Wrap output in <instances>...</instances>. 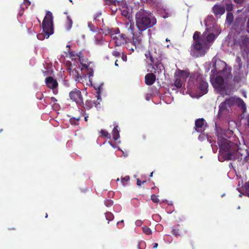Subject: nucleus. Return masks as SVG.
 I'll use <instances>...</instances> for the list:
<instances>
[{"mask_svg": "<svg viewBox=\"0 0 249 249\" xmlns=\"http://www.w3.org/2000/svg\"><path fill=\"white\" fill-rule=\"evenodd\" d=\"M69 97L71 100L80 106H84V102L81 91L77 89H74L69 93Z\"/></svg>", "mask_w": 249, "mask_h": 249, "instance_id": "11", "label": "nucleus"}, {"mask_svg": "<svg viewBox=\"0 0 249 249\" xmlns=\"http://www.w3.org/2000/svg\"><path fill=\"white\" fill-rule=\"evenodd\" d=\"M233 20V15L232 13L228 12L226 16V21L227 23L229 24H231Z\"/></svg>", "mask_w": 249, "mask_h": 249, "instance_id": "25", "label": "nucleus"}, {"mask_svg": "<svg viewBox=\"0 0 249 249\" xmlns=\"http://www.w3.org/2000/svg\"><path fill=\"white\" fill-rule=\"evenodd\" d=\"M210 81L214 88H218L223 84L224 79L220 76H217L215 78L211 77Z\"/></svg>", "mask_w": 249, "mask_h": 249, "instance_id": "15", "label": "nucleus"}, {"mask_svg": "<svg viewBox=\"0 0 249 249\" xmlns=\"http://www.w3.org/2000/svg\"><path fill=\"white\" fill-rule=\"evenodd\" d=\"M116 181H119V178H118L116 179Z\"/></svg>", "mask_w": 249, "mask_h": 249, "instance_id": "60", "label": "nucleus"}, {"mask_svg": "<svg viewBox=\"0 0 249 249\" xmlns=\"http://www.w3.org/2000/svg\"><path fill=\"white\" fill-rule=\"evenodd\" d=\"M143 138H144V139H145V138H146L145 136H143Z\"/></svg>", "mask_w": 249, "mask_h": 249, "instance_id": "62", "label": "nucleus"}, {"mask_svg": "<svg viewBox=\"0 0 249 249\" xmlns=\"http://www.w3.org/2000/svg\"><path fill=\"white\" fill-rule=\"evenodd\" d=\"M142 230L143 232L147 235H150L152 234L151 230L149 227L147 226H143L142 227Z\"/></svg>", "mask_w": 249, "mask_h": 249, "instance_id": "30", "label": "nucleus"}, {"mask_svg": "<svg viewBox=\"0 0 249 249\" xmlns=\"http://www.w3.org/2000/svg\"><path fill=\"white\" fill-rule=\"evenodd\" d=\"M100 15H101V14H99V15H97V16H94V19H96L99 16H100Z\"/></svg>", "mask_w": 249, "mask_h": 249, "instance_id": "53", "label": "nucleus"}, {"mask_svg": "<svg viewBox=\"0 0 249 249\" xmlns=\"http://www.w3.org/2000/svg\"><path fill=\"white\" fill-rule=\"evenodd\" d=\"M45 84L48 88L53 89L54 94L57 93V90L55 89L58 87V84L57 80L52 76H49L45 79Z\"/></svg>", "mask_w": 249, "mask_h": 249, "instance_id": "14", "label": "nucleus"}, {"mask_svg": "<svg viewBox=\"0 0 249 249\" xmlns=\"http://www.w3.org/2000/svg\"><path fill=\"white\" fill-rule=\"evenodd\" d=\"M30 2L28 0H24L23 4L21 5V8L22 9L24 8V6H25V8H27L28 6L30 5Z\"/></svg>", "mask_w": 249, "mask_h": 249, "instance_id": "35", "label": "nucleus"}, {"mask_svg": "<svg viewBox=\"0 0 249 249\" xmlns=\"http://www.w3.org/2000/svg\"><path fill=\"white\" fill-rule=\"evenodd\" d=\"M136 224L137 226H140L142 224V222L141 221H137L136 222Z\"/></svg>", "mask_w": 249, "mask_h": 249, "instance_id": "48", "label": "nucleus"}, {"mask_svg": "<svg viewBox=\"0 0 249 249\" xmlns=\"http://www.w3.org/2000/svg\"><path fill=\"white\" fill-rule=\"evenodd\" d=\"M88 117H88V116H86V117H85V120L86 121H88Z\"/></svg>", "mask_w": 249, "mask_h": 249, "instance_id": "54", "label": "nucleus"}, {"mask_svg": "<svg viewBox=\"0 0 249 249\" xmlns=\"http://www.w3.org/2000/svg\"><path fill=\"white\" fill-rule=\"evenodd\" d=\"M145 182H146V181H145V180L143 181H141L140 179H139V178H138V179H137V185L138 186H141V185H142V183H145Z\"/></svg>", "mask_w": 249, "mask_h": 249, "instance_id": "43", "label": "nucleus"}, {"mask_svg": "<svg viewBox=\"0 0 249 249\" xmlns=\"http://www.w3.org/2000/svg\"><path fill=\"white\" fill-rule=\"evenodd\" d=\"M215 38L213 33L209 34L206 37V41L200 36V33L196 31L193 36V43L191 47L190 53L194 57H201L205 55L210 48L207 42L213 41Z\"/></svg>", "mask_w": 249, "mask_h": 249, "instance_id": "1", "label": "nucleus"}, {"mask_svg": "<svg viewBox=\"0 0 249 249\" xmlns=\"http://www.w3.org/2000/svg\"><path fill=\"white\" fill-rule=\"evenodd\" d=\"M37 98L39 100H41L43 98V94L42 93H38L36 94Z\"/></svg>", "mask_w": 249, "mask_h": 249, "instance_id": "42", "label": "nucleus"}, {"mask_svg": "<svg viewBox=\"0 0 249 249\" xmlns=\"http://www.w3.org/2000/svg\"><path fill=\"white\" fill-rule=\"evenodd\" d=\"M2 131V129H1V130H0V132H1Z\"/></svg>", "mask_w": 249, "mask_h": 249, "instance_id": "64", "label": "nucleus"}, {"mask_svg": "<svg viewBox=\"0 0 249 249\" xmlns=\"http://www.w3.org/2000/svg\"><path fill=\"white\" fill-rule=\"evenodd\" d=\"M122 59L124 61H126V56H123L122 57Z\"/></svg>", "mask_w": 249, "mask_h": 249, "instance_id": "52", "label": "nucleus"}, {"mask_svg": "<svg viewBox=\"0 0 249 249\" xmlns=\"http://www.w3.org/2000/svg\"><path fill=\"white\" fill-rule=\"evenodd\" d=\"M95 43L98 45H101L103 44V36L102 33L99 31L97 34L94 36Z\"/></svg>", "mask_w": 249, "mask_h": 249, "instance_id": "20", "label": "nucleus"}, {"mask_svg": "<svg viewBox=\"0 0 249 249\" xmlns=\"http://www.w3.org/2000/svg\"><path fill=\"white\" fill-rule=\"evenodd\" d=\"M245 120H246V123H245V124L246 125V126L248 127V128H249V115H248L246 118H245Z\"/></svg>", "mask_w": 249, "mask_h": 249, "instance_id": "40", "label": "nucleus"}, {"mask_svg": "<svg viewBox=\"0 0 249 249\" xmlns=\"http://www.w3.org/2000/svg\"><path fill=\"white\" fill-rule=\"evenodd\" d=\"M105 215L106 219L108 220V223L114 218L113 214L110 212H107Z\"/></svg>", "mask_w": 249, "mask_h": 249, "instance_id": "27", "label": "nucleus"}, {"mask_svg": "<svg viewBox=\"0 0 249 249\" xmlns=\"http://www.w3.org/2000/svg\"><path fill=\"white\" fill-rule=\"evenodd\" d=\"M215 66H216V65H215H215H213V66L214 67V70H212V71H211V72H212V73H213V75H214V74H215V71H217V70H216V67H215Z\"/></svg>", "mask_w": 249, "mask_h": 249, "instance_id": "46", "label": "nucleus"}, {"mask_svg": "<svg viewBox=\"0 0 249 249\" xmlns=\"http://www.w3.org/2000/svg\"><path fill=\"white\" fill-rule=\"evenodd\" d=\"M42 72L44 74V76H47L48 75V71L46 69L45 71H42Z\"/></svg>", "mask_w": 249, "mask_h": 249, "instance_id": "45", "label": "nucleus"}, {"mask_svg": "<svg viewBox=\"0 0 249 249\" xmlns=\"http://www.w3.org/2000/svg\"><path fill=\"white\" fill-rule=\"evenodd\" d=\"M125 29L127 30V34L130 37L131 35H133L132 41L135 49L139 47L141 45L142 40V34L141 32L134 33V26L131 23L127 22L125 24Z\"/></svg>", "mask_w": 249, "mask_h": 249, "instance_id": "6", "label": "nucleus"}, {"mask_svg": "<svg viewBox=\"0 0 249 249\" xmlns=\"http://www.w3.org/2000/svg\"><path fill=\"white\" fill-rule=\"evenodd\" d=\"M94 104L95 105V106H96V104L94 102H93L90 100H87L86 101L85 104H84V106L83 107L85 109L89 110L91 108Z\"/></svg>", "mask_w": 249, "mask_h": 249, "instance_id": "22", "label": "nucleus"}, {"mask_svg": "<svg viewBox=\"0 0 249 249\" xmlns=\"http://www.w3.org/2000/svg\"><path fill=\"white\" fill-rule=\"evenodd\" d=\"M88 27L92 32H98L100 31L99 28L94 26L91 22L88 23Z\"/></svg>", "mask_w": 249, "mask_h": 249, "instance_id": "26", "label": "nucleus"}, {"mask_svg": "<svg viewBox=\"0 0 249 249\" xmlns=\"http://www.w3.org/2000/svg\"><path fill=\"white\" fill-rule=\"evenodd\" d=\"M240 209V206H238V209Z\"/></svg>", "mask_w": 249, "mask_h": 249, "instance_id": "63", "label": "nucleus"}, {"mask_svg": "<svg viewBox=\"0 0 249 249\" xmlns=\"http://www.w3.org/2000/svg\"><path fill=\"white\" fill-rule=\"evenodd\" d=\"M74 52H70V55L71 56H75V54H74Z\"/></svg>", "mask_w": 249, "mask_h": 249, "instance_id": "51", "label": "nucleus"}, {"mask_svg": "<svg viewBox=\"0 0 249 249\" xmlns=\"http://www.w3.org/2000/svg\"><path fill=\"white\" fill-rule=\"evenodd\" d=\"M153 172H152V173H150V177H152V176H153Z\"/></svg>", "mask_w": 249, "mask_h": 249, "instance_id": "57", "label": "nucleus"}, {"mask_svg": "<svg viewBox=\"0 0 249 249\" xmlns=\"http://www.w3.org/2000/svg\"><path fill=\"white\" fill-rule=\"evenodd\" d=\"M170 41V40L168 39V38L166 39V41L168 42V41Z\"/></svg>", "mask_w": 249, "mask_h": 249, "instance_id": "59", "label": "nucleus"}, {"mask_svg": "<svg viewBox=\"0 0 249 249\" xmlns=\"http://www.w3.org/2000/svg\"><path fill=\"white\" fill-rule=\"evenodd\" d=\"M107 4H109L110 3H111L112 2V0H104Z\"/></svg>", "mask_w": 249, "mask_h": 249, "instance_id": "50", "label": "nucleus"}, {"mask_svg": "<svg viewBox=\"0 0 249 249\" xmlns=\"http://www.w3.org/2000/svg\"><path fill=\"white\" fill-rule=\"evenodd\" d=\"M117 61H118V60H116L115 61V65L116 66H118V62H117Z\"/></svg>", "mask_w": 249, "mask_h": 249, "instance_id": "55", "label": "nucleus"}, {"mask_svg": "<svg viewBox=\"0 0 249 249\" xmlns=\"http://www.w3.org/2000/svg\"><path fill=\"white\" fill-rule=\"evenodd\" d=\"M135 20L136 26L141 32L153 27L157 23L151 13L142 9L136 13Z\"/></svg>", "mask_w": 249, "mask_h": 249, "instance_id": "2", "label": "nucleus"}, {"mask_svg": "<svg viewBox=\"0 0 249 249\" xmlns=\"http://www.w3.org/2000/svg\"><path fill=\"white\" fill-rule=\"evenodd\" d=\"M204 120L203 119H198L195 121L196 130L198 132H202L204 129L203 126L204 125Z\"/></svg>", "mask_w": 249, "mask_h": 249, "instance_id": "17", "label": "nucleus"}, {"mask_svg": "<svg viewBox=\"0 0 249 249\" xmlns=\"http://www.w3.org/2000/svg\"><path fill=\"white\" fill-rule=\"evenodd\" d=\"M51 101H52L53 102V103H54V102H56V101H57L55 97H52L51 98Z\"/></svg>", "mask_w": 249, "mask_h": 249, "instance_id": "47", "label": "nucleus"}, {"mask_svg": "<svg viewBox=\"0 0 249 249\" xmlns=\"http://www.w3.org/2000/svg\"><path fill=\"white\" fill-rule=\"evenodd\" d=\"M129 42L131 43L130 44L127 45V48L129 50L132 51L133 52H134L135 50L137 49H135V47L133 46V43L131 42V40L129 41Z\"/></svg>", "mask_w": 249, "mask_h": 249, "instance_id": "36", "label": "nucleus"}, {"mask_svg": "<svg viewBox=\"0 0 249 249\" xmlns=\"http://www.w3.org/2000/svg\"><path fill=\"white\" fill-rule=\"evenodd\" d=\"M48 217V214H47V213H46L45 217Z\"/></svg>", "mask_w": 249, "mask_h": 249, "instance_id": "61", "label": "nucleus"}, {"mask_svg": "<svg viewBox=\"0 0 249 249\" xmlns=\"http://www.w3.org/2000/svg\"><path fill=\"white\" fill-rule=\"evenodd\" d=\"M158 243H154V246H153V248L154 249H156V248H157V247H158Z\"/></svg>", "mask_w": 249, "mask_h": 249, "instance_id": "49", "label": "nucleus"}, {"mask_svg": "<svg viewBox=\"0 0 249 249\" xmlns=\"http://www.w3.org/2000/svg\"><path fill=\"white\" fill-rule=\"evenodd\" d=\"M213 13L215 16L222 15L225 12V7L223 6L215 5L213 7Z\"/></svg>", "mask_w": 249, "mask_h": 249, "instance_id": "18", "label": "nucleus"}, {"mask_svg": "<svg viewBox=\"0 0 249 249\" xmlns=\"http://www.w3.org/2000/svg\"><path fill=\"white\" fill-rule=\"evenodd\" d=\"M237 99H240V98L231 97L226 98L224 101L222 102L219 106L218 117H222L223 116L227 114L229 112L231 107L236 103Z\"/></svg>", "mask_w": 249, "mask_h": 249, "instance_id": "8", "label": "nucleus"}, {"mask_svg": "<svg viewBox=\"0 0 249 249\" xmlns=\"http://www.w3.org/2000/svg\"><path fill=\"white\" fill-rule=\"evenodd\" d=\"M145 57L147 59H149L150 61V63L149 65L152 67V69L156 72L157 71L158 72H161L162 70H164V68L163 64L161 63V60L160 57H157L156 55V53H153L150 51H148L145 54Z\"/></svg>", "mask_w": 249, "mask_h": 249, "instance_id": "5", "label": "nucleus"}, {"mask_svg": "<svg viewBox=\"0 0 249 249\" xmlns=\"http://www.w3.org/2000/svg\"><path fill=\"white\" fill-rule=\"evenodd\" d=\"M240 155H242L240 154ZM241 161L242 162V164H244L246 162L249 163V155L247 154L246 156L244 157L243 160V158H242ZM240 161H241V160Z\"/></svg>", "mask_w": 249, "mask_h": 249, "instance_id": "34", "label": "nucleus"}, {"mask_svg": "<svg viewBox=\"0 0 249 249\" xmlns=\"http://www.w3.org/2000/svg\"><path fill=\"white\" fill-rule=\"evenodd\" d=\"M112 135L113 139L115 141L117 140L120 138L119 131L118 129V125L114 126L112 132Z\"/></svg>", "mask_w": 249, "mask_h": 249, "instance_id": "21", "label": "nucleus"}, {"mask_svg": "<svg viewBox=\"0 0 249 249\" xmlns=\"http://www.w3.org/2000/svg\"><path fill=\"white\" fill-rule=\"evenodd\" d=\"M74 119H75L76 121L80 120V117L74 118Z\"/></svg>", "mask_w": 249, "mask_h": 249, "instance_id": "56", "label": "nucleus"}, {"mask_svg": "<svg viewBox=\"0 0 249 249\" xmlns=\"http://www.w3.org/2000/svg\"><path fill=\"white\" fill-rule=\"evenodd\" d=\"M125 33L120 34L119 30L118 28L115 31V34H111V37L115 40L116 46H119L124 43H126L131 41V38L127 34V30Z\"/></svg>", "mask_w": 249, "mask_h": 249, "instance_id": "10", "label": "nucleus"}, {"mask_svg": "<svg viewBox=\"0 0 249 249\" xmlns=\"http://www.w3.org/2000/svg\"><path fill=\"white\" fill-rule=\"evenodd\" d=\"M84 69L78 68L77 76H76L75 80L77 82L83 81V79L86 77V74L83 72Z\"/></svg>", "mask_w": 249, "mask_h": 249, "instance_id": "19", "label": "nucleus"}, {"mask_svg": "<svg viewBox=\"0 0 249 249\" xmlns=\"http://www.w3.org/2000/svg\"><path fill=\"white\" fill-rule=\"evenodd\" d=\"M220 151L227 160H242V155L237 150V146L227 139L223 140L219 144Z\"/></svg>", "mask_w": 249, "mask_h": 249, "instance_id": "3", "label": "nucleus"}, {"mask_svg": "<svg viewBox=\"0 0 249 249\" xmlns=\"http://www.w3.org/2000/svg\"><path fill=\"white\" fill-rule=\"evenodd\" d=\"M236 62L237 63L236 65H234V67H240L242 68V63L241 61V59L240 57L237 56L236 58Z\"/></svg>", "mask_w": 249, "mask_h": 249, "instance_id": "31", "label": "nucleus"}, {"mask_svg": "<svg viewBox=\"0 0 249 249\" xmlns=\"http://www.w3.org/2000/svg\"><path fill=\"white\" fill-rule=\"evenodd\" d=\"M53 14L50 11H47L42 22V29L44 33L37 35V38L40 40L45 38H48L53 33Z\"/></svg>", "mask_w": 249, "mask_h": 249, "instance_id": "4", "label": "nucleus"}, {"mask_svg": "<svg viewBox=\"0 0 249 249\" xmlns=\"http://www.w3.org/2000/svg\"><path fill=\"white\" fill-rule=\"evenodd\" d=\"M234 71L233 72V81L235 82H240L245 78L246 73L245 69L240 67H233Z\"/></svg>", "mask_w": 249, "mask_h": 249, "instance_id": "13", "label": "nucleus"}, {"mask_svg": "<svg viewBox=\"0 0 249 249\" xmlns=\"http://www.w3.org/2000/svg\"><path fill=\"white\" fill-rule=\"evenodd\" d=\"M172 233L176 236H178L180 234L179 230L178 228L173 227L172 230Z\"/></svg>", "mask_w": 249, "mask_h": 249, "instance_id": "28", "label": "nucleus"}, {"mask_svg": "<svg viewBox=\"0 0 249 249\" xmlns=\"http://www.w3.org/2000/svg\"><path fill=\"white\" fill-rule=\"evenodd\" d=\"M69 70L70 75L75 80L76 76H77L78 69L72 68L71 67L69 68Z\"/></svg>", "mask_w": 249, "mask_h": 249, "instance_id": "24", "label": "nucleus"}, {"mask_svg": "<svg viewBox=\"0 0 249 249\" xmlns=\"http://www.w3.org/2000/svg\"><path fill=\"white\" fill-rule=\"evenodd\" d=\"M105 204L107 207H110L113 205V201L111 200H106L105 201Z\"/></svg>", "mask_w": 249, "mask_h": 249, "instance_id": "37", "label": "nucleus"}, {"mask_svg": "<svg viewBox=\"0 0 249 249\" xmlns=\"http://www.w3.org/2000/svg\"><path fill=\"white\" fill-rule=\"evenodd\" d=\"M130 180L129 176H126L124 178H122L121 179V182L123 186H125L127 184V182Z\"/></svg>", "mask_w": 249, "mask_h": 249, "instance_id": "29", "label": "nucleus"}, {"mask_svg": "<svg viewBox=\"0 0 249 249\" xmlns=\"http://www.w3.org/2000/svg\"><path fill=\"white\" fill-rule=\"evenodd\" d=\"M197 87L201 91L202 95L208 92V84L206 81L205 78L202 74H198L196 79Z\"/></svg>", "mask_w": 249, "mask_h": 249, "instance_id": "12", "label": "nucleus"}, {"mask_svg": "<svg viewBox=\"0 0 249 249\" xmlns=\"http://www.w3.org/2000/svg\"><path fill=\"white\" fill-rule=\"evenodd\" d=\"M112 53L113 55H114L116 57H119L121 55V53L120 52L116 51H113Z\"/></svg>", "mask_w": 249, "mask_h": 249, "instance_id": "41", "label": "nucleus"}, {"mask_svg": "<svg viewBox=\"0 0 249 249\" xmlns=\"http://www.w3.org/2000/svg\"><path fill=\"white\" fill-rule=\"evenodd\" d=\"M73 22L70 16H67V21L65 23V28L67 31H70L72 26Z\"/></svg>", "mask_w": 249, "mask_h": 249, "instance_id": "23", "label": "nucleus"}, {"mask_svg": "<svg viewBox=\"0 0 249 249\" xmlns=\"http://www.w3.org/2000/svg\"><path fill=\"white\" fill-rule=\"evenodd\" d=\"M88 74L89 75V78L91 76H93V71L92 69H90L89 72L88 73Z\"/></svg>", "mask_w": 249, "mask_h": 249, "instance_id": "44", "label": "nucleus"}, {"mask_svg": "<svg viewBox=\"0 0 249 249\" xmlns=\"http://www.w3.org/2000/svg\"><path fill=\"white\" fill-rule=\"evenodd\" d=\"M156 79V75L152 72L147 73L145 76V83L148 86L153 85Z\"/></svg>", "mask_w": 249, "mask_h": 249, "instance_id": "16", "label": "nucleus"}, {"mask_svg": "<svg viewBox=\"0 0 249 249\" xmlns=\"http://www.w3.org/2000/svg\"><path fill=\"white\" fill-rule=\"evenodd\" d=\"M158 196H156L154 194H153L151 196V199L152 200V201L154 203H158L160 202V200L158 198Z\"/></svg>", "mask_w": 249, "mask_h": 249, "instance_id": "33", "label": "nucleus"}, {"mask_svg": "<svg viewBox=\"0 0 249 249\" xmlns=\"http://www.w3.org/2000/svg\"><path fill=\"white\" fill-rule=\"evenodd\" d=\"M79 59L82 66L84 67L86 69H88V65L86 63H84L83 61H82L81 58L80 56H79Z\"/></svg>", "mask_w": 249, "mask_h": 249, "instance_id": "39", "label": "nucleus"}, {"mask_svg": "<svg viewBox=\"0 0 249 249\" xmlns=\"http://www.w3.org/2000/svg\"><path fill=\"white\" fill-rule=\"evenodd\" d=\"M44 102H45V103H47V104L48 103V101H47L46 99H44Z\"/></svg>", "mask_w": 249, "mask_h": 249, "instance_id": "58", "label": "nucleus"}, {"mask_svg": "<svg viewBox=\"0 0 249 249\" xmlns=\"http://www.w3.org/2000/svg\"><path fill=\"white\" fill-rule=\"evenodd\" d=\"M189 75V73L188 71L178 69L175 73L174 85L177 89L181 88Z\"/></svg>", "mask_w": 249, "mask_h": 249, "instance_id": "9", "label": "nucleus"}, {"mask_svg": "<svg viewBox=\"0 0 249 249\" xmlns=\"http://www.w3.org/2000/svg\"><path fill=\"white\" fill-rule=\"evenodd\" d=\"M233 47L239 48L243 54H248L249 53V36L247 35L241 36L234 40Z\"/></svg>", "mask_w": 249, "mask_h": 249, "instance_id": "7", "label": "nucleus"}, {"mask_svg": "<svg viewBox=\"0 0 249 249\" xmlns=\"http://www.w3.org/2000/svg\"><path fill=\"white\" fill-rule=\"evenodd\" d=\"M100 133L102 135V136L107 139H110L111 137L110 134H109L108 132L105 130H101Z\"/></svg>", "mask_w": 249, "mask_h": 249, "instance_id": "32", "label": "nucleus"}, {"mask_svg": "<svg viewBox=\"0 0 249 249\" xmlns=\"http://www.w3.org/2000/svg\"><path fill=\"white\" fill-rule=\"evenodd\" d=\"M244 188L247 191V194L249 196V181L244 184Z\"/></svg>", "mask_w": 249, "mask_h": 249, "instance_id": "38", "label": "nucleus"}]
</instances>
